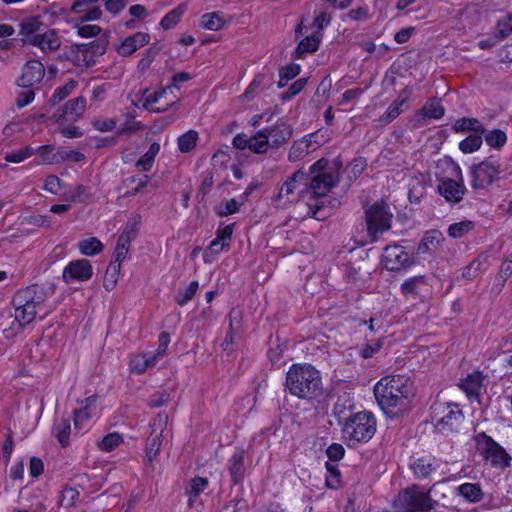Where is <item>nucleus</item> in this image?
Here are the masks:
<instances>
[{"instance_id": "nucleus-1", "label": "nucleus", "mask_w": 512, "mask_h": 512, "mask_svg": "<svg viewBox=\"0 0 512 512\" xmlns=\"http://www.w3.org/2000/svg\"><path fill=\"white\" fill-rule=\"evenodd\" d=\"M277 207L285 208L294 205V213L297 219L313 217L322 219L321 202L313 200L310 194L307 175L303 170H297L281 184L278 193L273 198Z\"/></svg>"}, {"instance_id": "nucleus-2", "label": "nucleus", "mask_w": 512, "mask_h": 512, "mask_svg": "<svg viewBox=\"0 0 512 512\" xmlns=\"http://www.w3.org/2000/svg\"><path fill=\"white\" fill-rule=\"evenodd\" d=\"M46 294L43 289L31 285L18 290L12 299L14 312L13 320L7 327L3 328V334L6 338H12L18 334L25 326L36 320L37 317L43 318L47 315Z\"/></svg>"}, {"instance_id": "nucleus-3", "label": "nucleus", "mask_w": 512, "mask_h": 512, "mask_svg": "<svg viewBox=\"0 0 512 512\" xmlns=\"http://www.w3.org/2000/svg\"><path fill=\"white\" fill-rule=\"evenodd\" d=\"M340 165L337 161H328L327 159H320L315 162L306 172L307 182L313 200L321 202V209L323 208V200L328 192L339 181Z\"/></svg>"}, {"instance_id": "nucleus-4", "label": "nucleus", "mask_w": 512, "mask_h": 512, "mask_svg": "<svg viewBox=\"0 0 512 512\" xmlns=\"http://www.w3.org/2000/svg\"><path fill=\"white\" fill-rule=\"evenodd\" d=\"M408 378L392 375L381 378L374 386V395L386 413L403 403L409 394Z\"/></svg>"}, {"instance_id": "nucleus-5", "label": "nucleus", "mask_w": 512, "mask_h": 512, "mask_svg": "<svg viewBox=\"0 0 512 512\" xmlns=\"http://www.w3.org/2000/svg\"><path fill=\"white\" fill-rule=\"evenodd\" d=\"M286 382L290 393L299 398H311L317 395L321 388L320 374L309 364L291 366Z\"/></svg>"}, {"instance_id": "nucleus-6", "label": "nucleus", "mask_w": 512, "mask_h": 512, "mask_svg": "<svg viewBox=\"0 0 512 512\" xmlns=\"http://www.w3.org/2000/svg\"><path fill=\"white\" fill-rule=\"evenodd\" d=\"M440 483L433 484L429 489L418 485L407 487L399 493L394 502L396 512H424L434 509L436 501L431 493L436 491Z\"/></svg>"}, {"instance_id": "nucleus-7", "label": "nucleus", "mask_w": 512, "mask_h": 512, "mask_svg": "<svg viewBox=\"0 0 512 512\" xmlns=\"http://www.w3.org/2000/svg\"><path fill=\"white\" fill-rule=\"evenodd\" d=\"M376 432V419L370 412H358L344 423L342 434L348 446L368 442Z\"/></svg>"}, {"instance_id": "nucleus-8", "label": "nucleus", "mask_w": 512, "mask_h": 512, "mask_svg": "<svg viewBox=\"0 0 512 512\" xmlns=\"http://www.w3.org/2000/svg\"><path fill=\"white\" fill-rule=\"evenodd\" d=\"M393 214L388 205L380 200L376 201L365 211L367 231L372 241L391 228Z\"/></svg>"}, {"instance_id": "nucleus-9", "label": "nucleus", "mask_w": 512, "mask_h": 512, "mask_svg": "<svg viewBox=\"0 0 512 512\" xmlns=\"http://www.w3.org/2000/svg\"><path fill=\"white\" fill-rule=\"evenodd\" d=\"M477 452L488 461L492 467L506 468L510 465L511 458L496 441L484 432L474 436Z\"/></svg>"}, {"instance_id": "nucleus-10", "label": "nucleus", "mask_w": 512, "mask_h": 512, "mask_svg": "<svg viewBox=\"0 0 512 512\" xmlns=\"http://www.w3.org/2000/svg\"><path fill=\"white\" fill-rule=\"evenodd\" d=\"M449 170L450 177L439 179L438 191L447 202L458 203L463 199L466 191L461 168L455 163H450Z\"/></svg>"}, {"instance_id": "nucleus-11", "label": "nucleus", "mask_w": 512, "mask_h": 512, "mask_svg": "<svg viewBox=\"0 0 512 512\" xmlns=\"http://www.w3.org/2000/svg\"><path fill=\"white\" fill-rule=\"evenodd\" d=\"M501 172L502 165L498 158L490 156L471 168V185L474 189H485L498 179Z\"/></svg>"}, {"instance_id": "nucleus-12", "label": "nucleus", "mask_w": 512, "mask_h": 512, "mask_svg": "<svg viewBox=\"0 0 512 512\" xmlns=\"http://www.w3.org/2000/svg\"><path fill=\"white\" fill-rule=\"evenodd\" d=\"M107 48V42L102 39L79 45L74 51V61L78 66L89 67L94 65L97 59L103 55Z\"/></svg>"}, {"instance_id": "nucleus-13", "label": "nucleus", "mask_w": 512, "mask_h": 512, "mask_svg": "<svg viewBox=\"0 0 512 512\" xmlns=\"http://www.w3.org/2000/svg\"><path fill=\"white\" fill-rule=\"evenodd\" d=\"M382 263L386 269L391 271H399L407 269L414 264V259L400 245L387 246L382 254Z\"/></svg>"}, {"instance_id": "nucleus-14", "label": "nucleus", "mask_w": 512, "mask_h": 512, "mask_svg": "<svg viewBox=\"0 0 512 512\" xmlns=\"http://www.w3.org/2000/svg\"><path fill=\"white\" fill-rule=\"evenodd\" d=\"M168 416L166 414H158L152 423V431L146 443V457L151 462L159 454L162 444L163 432L167 427Z\"/></svg>"}, {"instance_id": "nucleus-15", "label": "nucleus", "mask_w": 512, "mask_h": 512, "mask_svg": "<svg viewBox=\"0 0 512 512\" xmlns=\"http://www.w3.org/2000/svg\"><path fill=\"white\" fill-rule=\"evenodd\" d=\"M174 88H176L175 85H169L159 91H147L143 97V106L145 109L152 112L166 111L176 101H178L177 97H174V99L171 100H166L168 94L173 93Z\"/></svg>"}, {"instance_id": "nucleus-16", "label": "nucleus", "mask_w": 512, "mask_h": 512, "mask_svg": "<svg viewBox=\"0 0 512 512\" xmlns=\"http://www.w3.org/2000/svg\"><path fill=\"white\" fill-rule=\"evenodd\" d=\"M442 410V416L436 423V429L441 433H450L456 431L463 422L464 415L457 404H447L439 406Z\"/></svg>"}, {"instance_id": "nucleus-17", "label": "nucleus", "mask_w": 512, "mask_h": 512, "mask_svg": "<svg viewBox=\"0 0 512 512\" xmlns=\"http://www.w3.org/2000/svg\"><path fill=\"white\" fill-rule=\"evenodd\" d=\"M93 275L91 263L86 259H77L69 262L62 273L64 282L88 281Z\"/></svg>"}, {"instance_id": "nucleus-18", "label": "nucleus", "mask_w": 512, "mask_h": 512, "mask_svg": "<svg viewBox=\"0 0 512 512\" xmlns=\"http://www.w3.org/2000/svg\"><path fill=\"white\" fill-rule=\"evenodd\" d=\"M45 76L44 65L38 60L26 62L17 83L23 88H36Z\"/></svg>"}, {"instance_id": "nucleus-19", "label": "nucleus", "mask_w": 512, "mask_h": 512, "mask_svg": "<svg viewBox=\"0 0 512 512\" xmlns=\"http://www.w3.org/2000/svg\"><path fill=\"white\" fill-rule=\"evenodd\" d=\"M96 399L89 397L85 400L83 407L74 412V430L75 433L82 434L91 427L93 416L96 415Z\"/></svg>"}, {"instance_id": "nucleus-20", "label": "nucleus", "mask_w": 512, "mask_h": 512, "mask_svg": "<svg viewBox=\"0 0 512 512\" xmlns=\"http://www.w3.org/2000/svg\"><path fill=\"white\" fill-rule=\"evenodd\" d=\"M86 109V99L82 96L69 100L65 105L58 110L54 115L57 120H65L68 122H75L80 119Z\"/></svg>"}, {"instance_id": "nucleus-21", "label": "nucleus", "mask_w": 512, "mask_h": 512, "mask_svg": "<svg viewBox=\"0 0 512 512\" xmlns=\"http://www.w3.org/2000/svg\"><path fill=\"white\" fill-rule=\"evenodd\" d=\"M263 130L267 133L272 148L280 147L291 136L290 128L283 119H278L271 127Z\"/></svg>"}, {"instance_id": "nucleus-22", "label": "nucleus", "mask_w": 512, "mask_h": 512, "mask_svg": "<svg viewBox=\"0 0 512 512\" xmlns=\"http://www.w3.org/2000/svg\"><path fill=\"white\" fill-rule=\"evenodd\" d=\"M453 493L470 504L479 503L484 499V491L479 483H462L454 488Z\"/></svg>"}, {"instance_id": "nucleus-23", "label": "nucleus", "mask_w": 512, "mask_h": 512, "mask_svg": "<svg viewBox=\"0 0 512 512\" xmlns=\"http://www.w3.org/2000/svg\"><path fill=\"white\" fill-rule=\"evenodd\" d=\"M150 41V35L144 32H136L126 37L117 47V52L121 56H129L139 48L145 46Z\"/></svg>"}, {"instance_id": "nucleus-24", "label": "nucleus", "mask_w": 512, "mask_h": 512, "mask_svg": "<svg viewBox=\"0 0 512 512\" xmlns=\"http://www.w3.org/2000/svg\"><path fill=\"white\" fill-rule=\"evenodd\" d=\"M29 43L40 48L44 53L55 51L60 47V39L53 30L33 36Z\"/></svg>"}, {"instance_id": "nucleus-25", "label": "nucleus", "mask_w": 512, "mask_h": 512, "mask_svg": "<svg viewBox=\"0 0 512 512\" xmlns=\"http://www.w3.org/2000/svg\"><path fill=\"white\" fill-rule=\"evenodd\" d=\"M440 467L439 462L431 456H424L411 463L414 475L419 479H425Z\"/></svg>"}, {"instance_id": "nucleus-26", "label": "nucleus", "mask_w": 512, "mask_h": 512, "mask_svg": "<svg viewBox=\"0 0 512 512\" xmlns=\"http://www.w3.org/2000/svg\"><path fill=\"white\" fill-rule=\"evenodd\" d=\"M444 242V236L439 230L427 231L417 247L418 254L432 253L438 250Z\"/></svg>"}, {"instance_id": "nucleus-27", "label": "nucleus", "mask_w": 512, "mask_h": 512, "mask_svg": "<svg viewBox=\"0 0 512 512\" xmlns=\"http://www.w3.org/2000/svg\"><path fill=\"white\" fill-rule=\"evenodd\" d=\"M411 89L406 87L398 95L397 99L388 107L387 111L381 116L383 123H390L397 118L403 111L402 106L406 104L410 98Z\"/></svg>"}, {"instance_id": "nucleus-28", "label": "nucleus", "mask_w": 512, "mask_h": 512, "mask_svg": "<svg viewBox=\"0 0 512 512\" xmlns=\"http://www.w3.org/2000/svg\"><path fill=\"white\" fill-rule=\"evenodd\" d=\"M157 359L153 356L152 352L141 353L134 355L130 360V370L136 374H143L149 368L157 364Z\"/></svg>"}, {"instance_id": "nucleus-29", "label": "nucleus", "mask_w": 512, "mask_h": 512, "mask_svg": "<svg viewBox=\"0 0 512 512\" xmlns=\"http://www.w3.org/2000/svg\"><path fill=\"white\" fill-rule=\"evenodd\" d=\"M483 376L480 372L468 374L465 379L459 383V387L469 398L477 397L481 390Z\"/></svg>"}, {"instance_id": "nucleus-30", "label": "nucleus", "mask_w": 512, "mask_h": 512, "mask_svg": "<svg viewBox=\"0 0 512 512\" xmlns=\"http://www.w3.org/2000/svg\"><path fill=\"white\" fill-rule=\"evenodd\" d=\"M130 243L125 237H119L113 253V260L110 263L109 269L113 270L115 274L119 272L121 262L126 258L129 251Z\"/></svg>"}, {"instance_id": "nucleus-31", "label": "nucleus", "mask_w": 512, "mask_h": 512, "mask_svg": "<svg viewBox=\"0 0 512 512\" xmlns=\"http://www.w3.org/2000/svg\"><path fill=\"white\" fill-rule=\"evenodd\" d=\"M272 148L267 133L261 129L250 136V151L256 154H265Z\"/></svg>"}, {"instance_id": "nucleus-32", "label": "nucleus", "mask_w": 512, "mask_h": 512, "mask_svg": "<svg viewBox=\"0 0 512 512\" xmlns=\"http://www.w3.org/2000/svg\"><path fill=\"white\" fill-rule=\"evenodd\" d=\"M453 130L456 133H463L467 131H471L473 133H485L484 126L480 123L476 118H467L463 117L455 121L453 125Z\"/></svg>"}, {"instance_id": "nucleus-33", "label": "nucleus", "mask_w": 512, "mask_h": 512, "mask_svg": "<svg viewBox=\"0 0 512 512\" xmlns=\"http://www.w3.org/2000/svg\"><path fill=\"white\" fill-rule=\"evenodd\" d=\"M71 432L70 420L65 417L57 419L53 427V435L57 438L62 447L69 445V435Z\"/></svg>"}, {"instance_id": "nucleus-34", "label": "nucleus", "mask_w": 512, "mask_h": 512, "mask_svg": "<svg viewBox=\"0 0 512 512\" xmlns=\"http://www.w3.org/2000/svg\"><path fill=\"white\" fill-rule=\"evenodd\" d=\"M322 36L323 33H314L302 39L296 48L298 58L303 57L304 54L315 52L319 47Z\"/></svg>"}, {"instance_id": "nucleus-35", "label": "nucleus", "mask_w": 512, "mask_h": 512, "mask_svg": "<svg viewBox=\"0 0 512 512\" xmlns=\"http://www.w3.org/2000/svg\"><path fill=\"white\" fill-rule=\"evenodd\" d=\"M43 22L39 16H31L22 20L20 23V32L21 36L27 38V42L35 36L38 35L37 32L41 29Z\"/></svg>"}, {"instance_id": "nucleus-36", "label": "nucleus", "mask_w": 512, "mask_h": 512, "mask_svg": "<svg viewBox=\"0 0 512 512\" xmlns=\"http://www.w3.org/2000/svg\"><path fill=\"white\" fill-rule=\"evenodd\" d=\"M209 481L207 478L194 477L190 480L186 487V494L189 496L188 505L193 506L194 500L208 487Z\"/></svg>"}, {"instance_id": "nucleus-37", "label": "nucleus", "mask_w": 512, "mask_h": 512, "mask_svg": "<svg viewBox=\"0 0 512 512\" xmlns=\"http://www.w3.org/2000/svg\"><path fill=\"white\" fill-rule=\"evenodd\" d=\"M159 152L160 144L153 142L147 152L136 162V167L143 172L150 171Z\"/></svg>"}, {"instance_id": "nucleus-38", "label": "nucleus", "mask_w": 512, "mask_h": 512, "mask_svg": "<svg viewBox=\"0 0 512 512\" xmlns=\"http://www.w3.org/2000/svg\"><path fill=\"white\" fill-rule=\"evenodd\" d=\"M425 194L422 177H411L408 183V199L411 203H419Z\"/></svg>"}, {"instance_id": "nucleus-39", "label": "nucleus", "mask_w": 512, "mask_h": 512, "mask_svg": "<svg viewBox=\"0 0 512 512\" xmlns=\"http://www.w3.org/2000/svg\"><path fill=\"white\" fill-rule=\"evenodd\" d=\"M186 11V5L180 4L176 8L169 11L161 20L160 26L165 29L174 28L181 20L184 12Z\"/></svg>"}, {"instance_id": "nucleus-40", "label": "nucleus", "mask_w": 512, "mask_h": 512, "mask_svg": "<svg viewBox=\"0 0 512 512\" xmlns=\"http://www.w3.org/2000/svg\"><path fill=\"white\" fill-rule=\"evenodd\" d=\"M229 471L235 483L239 482L244 474V454L235 452L229 460Z\"/></svg>"}, {"instance_id": "nucleus-41", "label": "nucleus", "mask_w": 512, "mask_h": 512, "mask_svg": "<svg viewBox=\"0 0 512 512\" xmlns=\"http://www.w3.org/2000/svg\"><path fill=\"white\" fill-rule=\"evenodd\" d=\"M482 136L483 134L480 133H472L469 136H467L459 143L460 151L463 152L464 154H470L478 151L483 143Z\"/></svg>"}, {"instance_id": "nucleus-42", "label": "nucleus", "mask_w": 512, "mask_h": 512, "mask_svg": "<svg viewBox=\"0 0 512 512\" xmlns=\"http://www.w3.org/2000/svg\"><path fill=\"white\" fill-rule=\"evenodd\" d=\"M79 251L85 256H94L103 250V244L96 237L83 239L78 244Z\"/></svg>"}, {"instance_id": "nucleus-43", "label": "nucleus", "mask_w": 512, "mask_h": 512, "mask_svg": "<svg viewBox=\"0 0 512 512\" xmlns=\"http://www.w3.org/2000/svg\"><path fill=\"white\" fill-rule=\"evenodd\" d=\"M424 118L440 119L444 116L445 110L437 99H429L421 110Z\"/></svg>"}, {"instance_id": "nucleus-44", "label": "nucleus", "mask_w": 512, "mask_h": 512, "mask_svg": "<svg viewBox=\"0 0 512 512\" xmlns=\"http://www.w3.org/2000/svg\"><path fill=\"white\" fill-rule=\"evenodd\" d=\"M79 498V491L76 488L65 486L58 496V505L63 508H71Z\"/></svg>"}, {"instance_id": "nucleus-45", "label": "nucleus", "mask_w": 512, "mask_h": 512, "mask_svg": "<svg viewBox=\"0 0 512 512\" xmlns=\"http://www.w3.org/2000/svg\"><path fill=\"white\" fill-rule=\"evenodd\" d=\"M485 142L494 149H501L507 142V135L503 130L493 129L483 134Z\"/></svg>"}, {"instance_id": "nucleus-46", "label": "nucleus", "mask_w": 512, "mask_h": 512, "mask_svg": "<svg viewBox=\"0 0 512 512\" xmlns=\"http://www.w3.org/2000/svg\"><path fill=\"white\" fill-rule=\"evenodd\" d=\"M198 133L195 130H189L180 135L177 139L178 149L182 153H188L194 149L198 141Z\"/></svg>"}, {"instance_id": "nucleus-47", "label": "nucleus", "mask_w": 512, "mask_h": 512, "mask_svg": "<svg viewBox=\"0 0 512 512\" xmlns=\"http://www.w3.org/2000/svg\"><path fill=\"white\" fill-rule=\"evenodd\" d=\"M224 19L221 13H206L201 17V26L207 30L218 31L224 26Z\"/></svg>"}, {"instance_id": "nucleus-48", "label": "nucleus", "mask_w": 512, "mask_h": 512, "mask_svg": "<svg viewBox=\"0 0 512 512\" xmlns=\"http://www.w3.org/2000/svg\"><path fill=\"white\" fill-rule=\"evenodd\" d=\"M64 198L71 202H87L92 199V194L90 189L84 185H78L74 188V190L70 192H66L64 194Z\"/></svg>"}, {"instance_id": "nucleus-49", "label": "nucleus", "mask_w": 512, "mask_h": 512, "mask_svg": "<svg viewBox=\"0 0 512 512\" xmlns=\"http://www.w3.org/2000/svg\"><path fill=\"white\" fill-rule=\"evenodd\" d=\"M474 228V222L470 220H464L453 223L448 228V235L451 238L457 239L468 234Z\"/></svg>"}, {"instance_id": "nucleus-50", "label": "nucleus", "mask_w": 512, "mask_h": 512, "mask_svg": "<svg viewBox=\"0 0 512 512\" xmlns=\"http://www.w3.org/2000/svg\"><path fill=\"white\" fill-rule=\"evenodd\" d=\"M241 205L242 202H238L236 199L232 198L216 205L215 212L217 215L225 217L238 212Z\"/></svg>"}, {"instance_id": "nucleus-51", "label": "nucleus", "mask_w": 512, "mask_h": 512, "mask_svg": "<svg viewBox=\"0 0 512 512\" xmlns=\"http://www.w3.org/2000/svg\"><path fill=\"white\" fill-rule=\"evenodd\" d=\"M122 442V436L116 432L109 433L98 443L101 451L110 452Z\"/></svg>"}, {"instance_id": "nucleus-52", "label": "nucleus", "mask_w": 512, "mask_h": 512, "mask_svg": "<svg viewBox=\"0 0 512 512\" xmlns=\"http://www.w3.org/2000/svg\"><path fill=\"white\" fill-rule=\"evenodd\" d=\"M301 71V67L299 64H290L280 70V80L278 82V87L283 88L286 86L287 81L295 78L299 75Z\"/></svg>"}, {"instance_id": "nucleus-53", "label": "nucleus", "mask_w": 512, "mask_h": 512, "mask_svg": "<svg viewBox=\"0 0 512 512\" xmlns=\"http://www.w3.org/2000/svg\"><path fill=\"white\" fill-rule=\"evenodd\" d=\"M423 282L422 276L411 277L401 284V291L405 296H415L418 293V287Z\"/></svg>"}, {"instance_id": "nucleus-54", "label": "nucleus", "mask_w": 512, "mask_h": 512, "mask_svg": "<svg viewBox=\"0 0 512 512\" xmlns=\"http://www.w3.org/2000/svg\"><path fill=\"white\" fill-rule=\"evenodd\" d=\"M309 153V144L306 140L295 142L290 150L288 158L290 161H297Z\"/></svg>"}, {"instance_id": "nucleus-55", "label": "nucleus", "mask_w": 512, "mask_h": 512, "mask_svg": "<svg viewBox=\"0 0 512 512\" xmlns=\"http://www.w3.org/2000/svg\"><path fill=\"white\" fill-rule=\"evenodd\" d=\"M83 22L75 24L77 34L82 38H90L99 35L102 31L101 27L95 24H82Z\"/></svg>"}, {"instance_id": "nucleus-56", "label": "nucleus", "mask_w": 512, "mask_h": 512, "mask_svg": "<svg viewBox=\"0 0 512 512\" xmlns=\"http://www.w3.org/2000/svg\"><path fill=\"white\" fill-rule=\"evenodd\" d=\"M34 154V148L26 146L25 148L20 149L18 151L7 153L5 156V160L11 163H20Z\"/></svg>"}, {"instance_id": "nucleus-57", "label": "nucleus", "mask_w": 512, "mask_h": 512, "mask_svg": "<svg viewBox=\"0 0 512 512\" xmlns=\"http://www.w3.org/2000/svg\"><path fill=\"white\" fill-rule=\"evenodd\" d=\"M199 288L198 281H192L188 287L183 291L179 292L176 297V302L180 306L186 305L195 295Z\"/></svg>"}, {"instance_id": "nucleus-58", "label": "nucleus", "mask_w": 512, "mask_h": 512, "mask_svg": "<svg viewBox=\"0 0 512 512\" xmlns=\"http://www.w3.org/2000/svg\"><path fill=\"white\" fill-rule=\"evenodd\" d=\"M140 220H141V217L139 215H135V216L131 217L127 221V223L125 225V228H124V230L122 231V233L120 234L119 237H125V238H127V241L129 243H131L132 239L136 235V232H137Z\"/></svg>"}, {"instance_id": "nucleus-59", "label": "nucleus", "mask_w": 512, "mask_h": 512, "mask_svg": "<svg viewBox=\"0 0 512 512\" xmlns=\"http://www.w3.org/2000/svg\"><path fill=\"white\" fill-rule=\"evenodd\" d=\"M170 334L168 332H161L158 338V348L152 352L153 356L159 361L166 355L168 345L170 343Z\"/></svg>"}, {"instance_id": "nucleus-60", "label": "nucleus", "mask_w": 512, "mask_h": 512, "mask_svg": "<svg viewBox=\"0 0 512 512\" xmlns=\"http://www.w3.org/2000/svg\"><path fill=\"white\" fill-rule=\"evenodd\" d=\"M512 34V15L499 20L496 26V35L500 38H507Z\"/></svg>"}, {"instance_id": "nucleus-61", "label": "nucleus", "mask_w": 512, "mask_h": 512, "mask_svg": "<svg viewBox=\"0 0 512 512\" xmlns=\"http://www.w3.org/2000/svg\"><path fill=\"white\" fill-rule=\"evenodd\" d=\"M77 87V81L70 80L64 86L59 87L55 90L53 94V100L55 102H60L65 99L67 96L71 94V92Z\"/></svg>"}, {"instance_id": "nucleus-62", "label": "nucleus", "mask_w": 512, "mask_h": 512, "mask_svg": "<svg viewBox=\"0 0 512 512\" xmlns=\"http://www.w3.org/2000/svg\"><path fill=\"white\" fill-rule=\"evenodd\" d=\"M64 187L62 181L55 175H49L44 182L43 189L51 194L57 195Z\"/></svg>"}, {"instance_id": "nucleus-63", "label": "nucleus", "mask_w": 512, "mask_h": 512, "mask_svg": "<svg viewBox=\"0 0 512 512\" xmlns=\"http://www.w3.org/2000/svg\"><path fill=\"white\" fill-rule=\"evenodd\" d=\"M99 0H74L71 6V12L74 14H83L90 10L94 5L98 4Z\"/></svg>"}, {"instance_id": "nucleus-64", "label": "nucleus", "mask_w": 512, "mask_h": 512, "mask_svg": "<svg viewBox=\"0 0 512 512\" xmlns=\"http://www.w3.org/2000/svg\"><path fill=\"white\" fill-rule=\"evenodd\" d=\"M169 400H170V394L167 391L162 390V391H158V392L154 393L150 397L148 405L151 408H158V407H161V406L165 405L166 403H168Z\"/></svg>"}]
</instances>
